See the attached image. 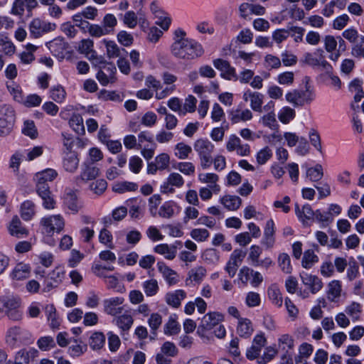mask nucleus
Here are the masks:
<instances>
[{
    "mask_svg": "<svg viewBox=\"0 0 364 364\" xmlns=\"http://www.w3.org/2000/svg\"><path fill=\"white\" fill-rule=\"evenodd\" d=\"M20 306L18 299L14 297L4 298L0 300V311L9 313V311L17 309Z\"/></svg>",
    "mask_w": 364,
    "mask_h": 364,
    "instance_id": "nucleus-41",
    "label": "nucleus"
},
{
    "mask_svg": "<svg viewBox=\"0 0 364 364\" xmlns=\"http://www.w3.org/2000/svg\"><path fill=\"white\" fill-rule=\"evenodd\" d=\"M15 113L11 107L7 105L0 106V136L11 133L14 126Z\"/></svg>",
    "mask_w": 364,
    "mask_h": 364,
    "instance_id": "nucleus-5",
    "label": "nucleus"
},
{
    "mask_svg": "<svg viewBox=\"0 0 364 364\" xmlns=\"http://www.w3.org/2000/svg\"><path fill=\"white\" fill-rule=\"evenodd\" d=\"M105 343V336L101 332L93 333L89 341L90 348L95 350L101 349Z\"/></svg>",
    "mask_w": 364,
    "mask_h": 364,
    "instance_id": "nucleus-47",
    "label": "nucleus"
},
{
    "mask_svg": "<svg viewBox=\"0 0 364 364\" xmlns=\"http://www.w3.org/2000/svg\"><path fill=\"white\" fill-rule=\"evenodd\" d=\"M193 148L198 153L200 166L205 169L210 166L213 163L212 154L215 146L208 139H199L194 143Z\"/></svg>",
    "mask_w": 364,
    "mask_h": 364,
    "instance_id": "nucleus-4",
    "label": "nucleus"
},
{
    "mask_svg": "<svg viewBox=\"0 0 364 364\" xmlns=\"http://www.w3.org/2000/svg\"><path fill=\"white\" fill-rule=\"evenodd\" d=\"M242 99L245 102L250 101V107L253 111L257 112H262L264 95L262 93L247 90L243 93Z\"/></svg>",
    "mask_w": 364,
    "mask_h": 364,
    "instance_id": "nucleus-17",
    "label": "nucleus"
},
{
    "mask_svg": "<svg viewBox=\"0 0 364 364\" xmlns=\"http://www.w3.org/2000/svg\"><path fill=\"white\" fill-rule=\"evenodd\" d=\"M267 339L264 334H257L255 336L252 344L250 348L247 350L246 357L247 359L252 360L259 355L262 348L266 345Z\"/></svg>",
    "mask_w": 364,
    "mask_h": 364,
    "instance_id": "nucleus-15",
    "label": "nucleus"
},
{
    "mask_svg": "<svg viewBox=\"0 0 364 364\" xmlns=\"http://www.w3.org/2000/svg\"><path fill=\"white\" fill-rule=\"evenodd\" d=\"M6 343L11 348H17L33 342L31 333L26 329L14 326L6 333Z\"/></svg>",
    "mask_w": 364,
    "mask_h": 364,
    "instance_id": "nucleus-2",
    "label": "nucleus"
},
{
    "mask_svg": "<svg viewBox=\"0 0 364 364\" xmlns=\"http://www.w3.org/2000/svg\"><path fill=\"white\" fill-rule=\"evenodd\" d=\"M279 349L284 352L292 351L294 347V341L291 336L283 334L278 339Z\"/></svg>",
    "mask_w": 364,
    "mask_h": 364,
    "instance_id": "nucleus-45",
    "label": "nucleus"
},
{
    "mask_svg": "<svg viewBox=\"0 0 364 364\" xmlns=\"http://www.w3.org/2000/svg\"><path fill=\"white\" fill-rule=\"evenodd\" d=\"M220 203L229 210H237L242 204V200L236 196L226 195L220 198Z\"/></svg>",
    "mask_w": 364,
    "mask_h": 364,
    "instance_id": "nucleus-35",
    "label": "nucleus"
},
{
    "mask_svg": "<svg viewBox=\"0 0 364 364\" xmlns=\"http://www.w3.org/2000/svg\"><path fill=\"white\" fill-rule=\"evenodd\" d=\"M159 272L163 274L167 282L170 284H175L177 282L176 273L170 269L163 262L157 264Z\"/></svg>",
    "mask_w": 364,
    "mask_h": 364,
    "instance_id": "nucleus-39",
    "label": "nucleus"
},
{
    "mask_svg": "<svg viewBox=\"0 0 364 364\" xmlns=\"http://www.w3.org/2000/svg\"><path fill=\"white\" fill-rule=\"evenodd\" d=\"M341 284L338 280H333L328 284L327 298L331 302H335L341 296Z\"/></svg>",
    "mask_w": 364,
    "mask_h": 364,
    "instance_id": "nucleus-36",
    "label": "nucleus"
},
{
    "mask_svg": "<svg viewBox=\"0 0 364 364\" xmlns=\"http://www.w3.org/2000/svg\"><path fill=\"white\" fill-rule=\"evenodd\" d=\"M184 179L178 173L173 172L168 175L166 181L161 186V192L163 193H173L174 187L181 188L184 185Z\"/></svg>",
    "mask_w": 364,
    "mask_h": 364,
    "instance_id": "nucleus-11",
    "label": "nucleus"
},
{
    "mask_svg": "<svg viewBox=\"0 0 364 364\" xmlns=\"http://www.w3.org/2000/svg\"><path fill=\"white\" fill-rule=\"evenodd\" d=\"M333 219L334 217L331 213L316 210L314 220L321 223V227L326 228L333 221Z\"/></svg>",
    "mask_w": 364,
    "mask_h": 364,
    "instance_id": "nucleus-48",
    "label": "nucleus"
},
{
    "mask_svg": "<svg viewBox=\"0 0 364 364\" xmlns=\"http://www.w3.org/2000/svg\"><path fill=\"white\" fill-rule=\"evenodd\" d=\"M253 331L252 323L250 319L247 318H239L237 333L240 337L249 338L252 334Z\"/></svg>",
    "mask_w": 364,
    "mask_h": 364,
    "instance_id": "nucleus-30",
    "label": "nucleus"
},
{
    "mask_svg": "<svg viewBox=\"0 0 364 364\" xmlns=\"http://www.w3.org/2000/svg\"><path fill=\"white\" fill-rule=\"evenodd\" d=\"M57 176L56 171L52 168H48L37 173L34 176V180L36 182V187H39L40 185L49 186L48 181H52Z\"/></svg>",
    "mask_w": 364,
    "mask_h": 364,
    "instance_id": "nucleus-24",
    "label": "nucleus"
},
{
    "mask_svg": "<svg viewBox=\"0 0 364 364\" xmlns=\"http://www.w3.org/2000/svg\"><path fill=\"white\" fill-rule=\"evenodd\" d=\"M275 224L272 219L267 221L261 244L267 249L272 248L275 244Z\"/></svg>",
    "mask_w": 364,
    "mask_h": 364,
    "instance_id": "nucleus-16",
    "label": "nucleus"
},
{
    "mask_svg": "<svg viewBox=\"0 0 364 364\" xmlns=\"http://www.w3.org/2000/svg\"><path fill=\"white\" fill-rule=\"evenodd\" d=\"M301 278L302 283L309 287L313 294H316L323 288L321 279L316 275L305 273L301 275Z\"/></svg>",
    "mask_w": 364,
    "mask_h": 364,
    "instance_id": "nucleus-21",
    "label": "nucleus"
},
{
    "mask_svg": "<svg viewBox=\"0 0 364 364\" xmlns=\"http://www.w3.org/2000/svg\"><path fill=\"white\" fill-rule=\"evenodd\" d=\"M143 288L148 296L155 295L159 290L158 283L155 279H150L144 282L143 284Z\"/></svg>",
    "mask_w": 364,
    "mask_h": 364,
    "instance_id": "nucleus-64",
    "label": "nucleus"
},
{
    "mask_svg": "<svg viewBox=\"0 0 364 364\" xmlns=\"http://www.w3.org/2000/svg\"><path fill=\"white\" fill-rule=\"evenodd\" d=\"M9 233L18 238L24 237L28 235V230L23 226L20 219L17 216H14L10 223L9 227Z\"/></svg>",
    "mask_w": 364,
    "mask_h": 364,
    "instance_id": "nucleus-25",
    "label": "nucleus"
},
{
    "mask_svg": "<svg viewBox=\"0 0 364 364\" xmlns=\"http://www.w3.org/2000/svg\"><path fill=\"white\" fill-rule=\"evenodd\" d=\"M318 261V256L314 254L313 250H309L306 251L304 254V257L302 259V266L305 269H309L313 266L314 264L316 263Z\"/></svg>",
    "mask_w": 364,
    "mask_h": 364,
    "instance_id": "nucleus-55",
    "label": "nucleus"
},
{
    "mask_svg": "<svg viewBox=\"0 0 364 364\" xmlns=\"http://www.w3.org/2000/svg\"><path fill=\"white\" fill-rule=\"evenodd\" d=\"M105 70L108 72L109 74L105 73L103 70H100L97 73V79L102 85H107L109 82L114 81V73L116 72V68L114 65L109 64L108 66L105 67Z\"/></svg>",
    "mask_w": 364,
    "mask_h": 364,
    "instance_id": "nucleus-31",
    "label": "nucleus"
},
{
    "mask_svg": "<svg viewBox=\"0 0 364 364\" xmlns=\"http://www.w3.org/2000/svg\"><path fill=\"white\" fill-rule=\"evenodd\" d=\"M259 123H262L263 126L274 129L277 127L276 115L274 112L267 113L263 115L260 119Z\"/></svg>",
    "mask_w": 364,
    "mask_h": 364,
    "instance_id": "nucleus-61",
    "label": "nucleus"
},
{
    "mask_svg": "<svg viewBox=\"0 0 364 364\" xmlns=\"http://www.w3.org/2000/svg\"><path fill=\"white\" fill-rule=\"evenodd\" d=\"M198 180L201 183H208L209 188L215 193H218L220 191V186L217 183L219 180V176L213 173H200L198 175Z\"/></svg>",
    "mask_w": 364,
    "mask_h": 364,
    "instance_id": "nucleus-28",
    "label": "nucleus"
},
{
    "mask_svg": "<svg viewBox=\"0 0 364 364\" xmlns=\"http://www.w3.org/2000/svg\"><path fill=\"white\" fill-rule=\"evenodd\" d=\"M69 124L76 133L79 134H84L85 127L83 119L80 114H73L69 120Z\"/></svg>",
    "mask_w": 364,
    "mask_h": 364,
    "instance_id": "nucleus-49",
    "label": "nucleus"
},
{
    "mask_svg": "<svg viewBox=\"0 0 364 364\" xmlns=\"http://www.w3.org/2000/svg\"><path fill=\"white\" fill-rule=\"evenodd\" d=\"M50 97L58 103L62 102L65 98L66 92L61 85L52 87L50 90Z\"/></svg>",
    "mask_w": 364,
    "mask_h": 364,
    "instance_id": "nucleus-57",
    "label": "nucleus"
},
{
    "mask_svg": "<svg viewBox=\"0 0 364 364\" xmlns=\"http://www.w3.org/2000/svg\"><path fill=\"white\" fill-rule=\"evenodd\" d=\"M180 325L176 321V318L170 316L168 321L166 323L164 327V333L166 335H175L180 331Z\"/></svg>",
    "mask_w": 364,
    "mask_h": 364,
    "instance_id": "nucleus-58",
    "label": "nucleus"
},
{
    "mask_svg": "<svg viewBox=\"0 0 364 364\" xmlns=\"http://www.w3.org/2000/svg\"><path fill=\"white\" fill-rule=\"evenodd\" d=\"M36 189L38 195L43 200V206L48 210L55 208V200L50 191V186L40 185L39 187H36Z\"/></svg>",
    "mask_w": 364,
    "mask_h": 364,
    "instance_id": "nucleus-20",
    "label": "nucleus"
},
{
    "mask_svg": "<svg viewBox=\"0 0 364 364\" xmlns=\"http://www.w3.org/2000/svg\"><path fill=\"white\" fill-rule=\"evenodd\" d=\"M160 351L171 358L176 357L178 354V348L173 343L170 341L164 342L160 348Z\"/></svg>",
    "mask_w": 364,
    "mask_h": 364,
    "instance_id": "nucleus-56",
    "label": "nucleus"
},
{
    "mask_svg": "<svg viewBox=\"0 0 364 364\" xmlns=\"http://www.w3.org/2000/svg\"><path fill=\"white\" fill-rule=\"evenodd\" d=\"M345 311L353 321H356L360 318L363 307L360 303L353 301L346 307Z\"/></svg>",
    "mask_w": 364,
    "mask_h": 364,
    "instance_id": "nucleus-42",
    "label": "nucleus"
},
{
    "mask_svg": "<svg viewBox=\"0 0 364 364\" xmlns=\"http://www.w3.org/2000/svg\"><path fill=\"white\" fill-rule=\"evenodd\" d=\"M323 176V168L321 164H316L314 167L309 168L306 171V177L311 181H318Z\"/></svg>",
    "mask_w": 364,
    "mask_h": 364,
    "instance_id": "nucleus-54",
    "label": "nucleus"
},
{
    "mask_svg": "<svg viewBox=\"0 0 364 364\" xmlns=\"http://www.w3.org/2000/svg\"><path fill=\"white\" fill-rule=\"evenodd\" d=\"M31 272V268L28 264L19 262L13 269L11 277L15 280H23L30 277Z\"/></svg>",
    "mask_w": 364,
    "mask_h": 364,
    "instance_id": "nucleus-23",
    "label": "nucleus"
},
{
    "mask_svg": "<svg viewBox=\"0 0 364 364\" xmlns=\"http://www.w3.org/2000/svg\"><path fill=\"white\" fill-rule=\"evenodd\" d=\"M267 295L273 305L279 308L282 306L283 299L282 293L276 284H272L268 287Z\"/></svg>",
    "mask_w": 364,
    "mask_h": 364,
    "instance_id": "nucleus-33",
    "label": "nucleus"
},
{
    "mask_svg": "<svg viewBox=\"0 0 364 364\" xmlns=\"http://www.w3.org/2000/svg\"><path fill=\"white\" fill-rule=\"evenodd\" d=\"M192 152V148L183 142L178 143L175 146V156L179 159H186Z\"/></svg>",
    "mask_w": 364,
    "mask_h": 364,
    "instance_id": "nucleus-51",
    "label": "nucleus"
},
{
    "mask_svg": "<svg viewBox=\"0 0 364 364\" xmlns=\"http://www.w3.org/2000/svg\"><path fill=\"white\" fill-rule=\"evenodd\" d=\"M252 112L247 108L242 109L240 105L228 112V118L232 124L245 122L252 119Z\"/></svg>",
    "mask_w": 364,
    "mask_h": 364,
    "instance_id": "nucleus-13",
    "label": "nucleus"
},
{
    "mask_svg": "<svg viewBox=\"0 0 364 364\" xmlns=\"http://www.w3.org/2000/svg\"><path fill=\"white\" fill-rule=\"evenodd\" d=\"M148 323L151 328V331L154 334H156V331L162 323V317L158 313L151 314L148 319Z\"/></svg>",
    "mask_w": 364,
    "mask_h": 364,
    "instance_id": "nucleus-63",
    "label": "nucleus"
},
{
    "mask_svg": "<svg viewBox=\"0 0 364 364\" xmlns=\"http://www.w3.org/2000/svg\"><path fill=\"white\" fill-rule=\"evenodd\" d=\"M154 250L155 252L164 255L168 259H174L177 252L176 246H169L167 244L158 245Z\"/></svg>",
    "mask_w": 364,
    "mask_h": 364,
    "instance_id": "nucleus-37",
    "label": "nucleus"
},
{
    "mask_svg": "<svg viewBox=\"0 0 364 364\" xmlns=\"http://www.w3.org/2000/svg\"><path fill=\"white\" fill-rule=\"evenodd\" d=\"M38 352L35 348L26 350L23 348L15 355V364H29L30 360L38 356Z\"/></svg>",
    "mask_w": 364,
    "mask_h": 364,
    "instance_id": "nucleus-26",
    "label": "nucleus"
},
{
    "mask_svg": "<svg viewBox=\"0 0 364 364\" xmlns=\"http://www.w3.org/2000/svg\"><path fill=\"white\" fill-rule=\"evenodd\" d=\"M46 314L48 321L50 322V326L53 329L58 328L60 324L59 318L56 314V309L53 304L47 305L45 308Z\"/></svg>",
    "mask_w": 364,
    "mask_h": 364,
    "instance_id": "nucleus-40",
    "label": "nucleus"
},
{
    "mask_svg": "<svg viewBox=\"0 0 364 364\" xmlns=\"http://www.w3.org/2000/svg\"><path fill=\"white\" fill-rule=\"evenodd\" d=\"M296 213L298 218L304 222L305 220H314L316 211H314L311 206L309 204H306L302 207V210H300L299 205H296Z\"/></svg>",
    "mask_w": 364,
    "mask_h": 364,
    "instance_id": "nucleus-44",
    "label": "nucleus"
},
{
    "mask_svg": "<svg viewBox=\"0 0 364 364\" xmlns=\"http://www.w3.org/2000/svg\"><path fill=\"white\" fill-rule=\"evenodd\" d=\"M65 272L60 267L55 268L45 280L43 291L48 292L57 287L64 278Z\"/></svg>",
    "mask_w": 364,
    "mask_h": 364,
    "instance_id": "nucleus-14",
    "label": "nucleus"
},
{
    "mask_svg": "<svg viewBox=\"0 0 364 364\" xmlns=\"http://www.w3.org/2000/svg\"><path fill=\"white\" fill-rule=\"evenodd\" d=\"M138 188V185L133 182L122 181L113 185L112 190L115 193H124L129 191H135Z\"/></svg>",
    "mask_w": 364,
    "mask_h": 364,
    "instance_id": "nucleus-43",
    "label": "nucleus"
},
{
    "mask_svg": "<svg viewBox=\"0 0 364 364\" xmlns=\"http://www.w3.org/2000/svg\"><path fill=\"white\" fill-rule=\"evenodd\" d=\"M41 225L43 232L50 235L55 231L60 232L65 226L63 217L60 215L44 217L41 220Z\"/></svg>",
    "mask_w": 364,
    "mask_h": 364,
    "instance_id": "nucleus-6",
    "label": "nucleus"
},
{
    "mask_svg": "<svg viewBox=\"0 0 364 364\" xmlns=\"http://www.w3.org/2000/svg\"><path fill=\"white\" fill-rule=\"evenodd\" d=\"M37 345L41 350L46 351L54 348L55 343L51 336H43L38 340Z\"/></svg>",
    "mask_w": 364,
    "mask_h": 364,
    "instance_id": "nucleus-62",
    "label": "nucleus"
},
{
    "mask_svg": "<svg viewBox=\"0 0 364 364\" xmlns=\"http://www.w3.org/2000/svg\"><path fill=\"white\" fill-rule=\"evenodd\" d=\"M186 297V293L183 289H178L172 292H168L166 294L165 299L166 303L174 307L177 308L181 305V301Z\"/></svg>",
    "mask_w": 364,
    "mask_h": 364,
    "instance_id": "nucleus-29",
    "label": "nucleus"
},
{
    "mask_svg": "<svg viewBox=\"0 0 364 364\" xmlns=\"http://www.w3.org/2000/svg\"><path fill=\"white\" fill-rule=\"evenodd\" d=\"M56 25L55 23L35 18L30 23L29 31L33 37L38 38L45 33L54 31Z\"/></svg>",
    "mask_w": 364,
    "mask_h": 364,
    "instance_id": "nucleus-10",
    "label": "nucleus"
},
{
    "mask_svg": "<svg viewBox=\"0 0 364 364\" xmlns=\"http://www.w3.org/2000/svg\"><path fill=\"white\" fill-rule=\"evenodd\" d=\"M100 175V169L92 164L85 162L82 166L80 175L76 178L77 182L80 180L87 181L93 180Z\"/></svg>",
    "mask_w": 364,
    "mask_h": 364,
    "instance_id": "nucleus-22",
    "label": "nucleus"
},
{
    "mask_svg": "<svg viewBox=\"0 0 364 364\" xmlns=\"http://www.w3.org/2000/svg\"><path fill=\"white\" fill-rule=\"evenodd\" d=\"M36 214L35 204L31 200L24 201L21 206V216L26 221L33 218Z\"/></svg>",
    "mask_w": 364,
    "mask_h": 364,
    "instance_id": "nucleus-38",
    "label": "nucleus"
},
{
    "mask_svg": "<svg viewBox=\"0 0 364 364\" xmlns=\"http://www.w3.org/2000/svg\"><path fill=\"white\" fill-rule=\"evenodd\" d=\"M226 149L228 151H236L240 156H247L250 154V146L247 144H242L240 138L236 134H231L227 142Z\"/></svg>",
    "mask_w": 364,
    "mask_h": 364,
    "instance_id": "nucleus-7",
    "label": "nucleus"
},
{
    "mask_svg": "<svg viewBox=\"0 0 364 364\" xmlns=\"http://www.w3.org/2000/svg\"><path fill=\"white\" fill-rule=\"evenodd\" d=\"M213 65L221 72V77L228 80H237V75L234 67L225 60L218 58L213 60Z\"/></svg>",
    "mask_w": 364,
    "mask_h": 364,
    "instance_id": "nucleus-12",
    "label": "nucleus"
},
{
    "mask_svg": "<svg viewBox=\"0 0 364 364\" xmlns=\"http://www.w3.org/2000/svg\"><path fill=\"white\" fill-rule=\"evenodd\" d=\"M63 203L72 213H77L81 208L77 193L70 188H66L63 197Z\"/></svg>",
    "mask_w": 364,
    "mask_h": 364,
    "instance_id": "nucleus-18",
    "label": "nucleus"
},
{
    "mask_svg": "<svg viewBox=\"0 0 364 364\" xmlns=\"http://www.w3.org/2000/svg\"><path fill=\"white\" fill-rule=\"evenodd\" d=\"M296 116V112L294 109L289 107H282L279 113L278 118L283 124L289 123Z\"/></svg>",
    "mask_w": 364,
    "mask_h": 364,
    "instance_id": "nucleus-50",
    "label": "nucleus"
},
{
    "mask_svg": "<svg viewBox=\"0 0 364 364\" xmlns=\"http://www.w3.org/2000/svg\"><path fill=\"white\" fill-rule=\"evenodd\" d=\"M323 53L322 50H318L314 53H306L304 55V62L310 66L318 67L323 58Z\"/></svg>",
    "mask_w": 364,
    "mask_h": 364,
    "instance_id": "nucleus-46",
    "label": "nucleus"
},
{
    "mask_svg": "<svg viewBox=\"0 0 364 364\" xmlns=\"http://www.w3.org/2000/svg\"><path fill=\"white\" fill-rule=\"evenodd\" d=\"M278 264L282 271L285 274L291 272L292 267L291 265V259L287 253H281L278 257Z\"/></svg>",
    "mask_w": 364,
    "mask_h": 364,
    "instance_id": "nucleus-52",
    "label": "nucleus"
},
{
    "mask_svg": "<svg viewBox=\"0 0 364 364\" xmlns=\"http://www.w3.org/2000/svg\"><path fill=\"white\" fill-rule=\"evenodd\" d=\"M113 322L122 332H127L134 323V318L130 310H125L122 314L114 317Z\"/></svg>",
    "mask_w": 364,
    "mask_h": 364,
    "instance_id": "nucleus-19",
    "label": "nucleus"
},
{
    "mask_svg": "<svg viewBox=\"0 0 364 364\" xmlns=\"http://www.w3.org/2000/svg\"><path fill=\"white\" fill-rule=\"evenodd\" d=\"M175 204L172 201L165 202L159 208L158 214L164 218H171L174 215Z\"/></svg>",
    "mask_w": 364,
    "mask_h": 364,
    "instance_id": "nucleus-53",
    "label": "nucleus"
},
{
    "mask_svg": "<svg viewBox=\"0 0 364 364\" xmlns=\"http://www.w3.org/2000/svg\"><path fill=\"white\" fill-rule=\"evenodd\" d=\"M79 164V159L75 152L69 151L63 159V167L66 171L75 172Z\"/></svg>",
    "mask_w": 364,
    "mask_h": 364,
    "instance_id": "nucleus-34",
    "label": "nucleus"
},
{
    "mask_svg": "<svg viewBox=\"0 0 364 364\" xmlns=\"http://www.w3.org/2000/svg\"><path fill=\"white\" fill-rule=\"evenodd\" d=\"M124 302V299L121 296L105 299L103 301L104 312L108 315L116 317L125 311L123 306Z\"/></svg>",
    "mask_w": 364,
    "mask_h": 364,
    "instance_id": "nucleus-8",
    "label": "nucleus"
},
{
    "mask_svg": "<svg viewBox=\"0 0 364 364\" xmlns=\"http://www.w3.org/2000/svg\"><path fill=\"white\" fill-rule=\"evenodd\" d=\"M305 90H294L286 95V100L295 107L310 104L315 98L313 89L309 85V78L305 77Z\"/></svg>",
    "mask_w": 364,
    "mask_h": 364,
    "instance_id": "nucleus-3",
    "label": "nucleus"
},
{
    "mask_svg": "<svg viewBox=\"0 0 364 364\" xmlns=\"http://www.w3.org/2000/svg\"><path fill=\"white\" fill-rule=\"evenodd\" d=\"M207 271L205 267L198 266L192 268L188 274V277L186 280V284L188 285L193 282L200 284L205 277Z\"/></svg>",
    "mask_w": 364,
    "mask_h": 364,
    "instance_id": "nucleus-27",
    "label": "nucleus"
},
{
    "mask_svg": "<svg viewBox=\"0 0 364 364\" xmlns=\"http://www.w3.org/2000/svg\"><path fill=\"white\" fill-rule=\"evenodd\" d=\"M221 318L222 315L216 312H210L205 314L198 326V334L201 337L205 336L207 331L218 325Z\"/></svg>",
    "mask_w": 364,
    "mask_h": 364,
    "instance_id": "nucleus-9",
    "label": "nucleus"
},
{
    "mask_svg": "<svg viewBox=\"0 0 364 364\" xmlns=\"http://www.w3.org/2000/svg\"><path fill=\"white\" fill-rule=\"evenodd\" d=\"M94 43L90 39L82 40L79 45L77 50L79 53L84 54L89 60L95 59L97 58L96 52L93 50Z\"/></svg>",
    "mask_w": 364,
    "mask_h": 364,
    "instance_id": "nucleus-32",
    "label": "nucleus"
},
{
    "mask_svg": "<svg viewBox=\"0 0 364 364\" xmlns=\"http://www.w3.org/2000/svg\"><path fill=\"white\" fill-rule=\"evenodd\" d=\"M122 21L128 28H134L137 25L138 18L134 11H128L123 15Z\"/></svg>",
    "mask_w": 364,
    "mask_h": 364,
    "instance_id": "nucleus-60",
    "label": "nucleus"
},
{
    "mask_svg": "<svg viewBox=\"0 0 364 364\" xmlns=\"http://www.w3.org/2000/svg\"><path fill=\"white\" fill-rule=\"evenodd\" d=\"M102 24L104 28L107 30V34H109L114 31V27L117 24V20L113 14H107L103 18Z\"/></svg>",
    "mask_w": 364,
    "mask_h": 364,
    "instance_id": "nucleus-59",
    "label": "nucleus"
},
{
    "mask_svg": "<svg viewBox=\"0 0 364 364\" xmlns=\"http://www.w3.org/2000/svg\"><path fill=\"white\" fill-rule=\"evenodd\" d=\"M170 51L174 58L185 61L197 59L205 52L201 43L187 37L186 32L182 28L175 30Z\"/></svg>",
    "mask_w": 364,
    "mask_h": 364,
    "instance_id": "nucleus-1",
    "label": "nucleus"
}]
</instances>
